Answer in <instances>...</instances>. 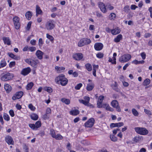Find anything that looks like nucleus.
Masks as SVG:
<instances>
[{"label":"nucleus","mask_w":152,"mask_h":152,"mask_svg":"<svg viewBox=\"0 0 152 152\" xmlns=\"http://www.w3.org/2000/svg\"><path fill=\"white\" fill-rule=\"evenodd\" d=\"M103 47V45L101 43H97L94 44V47L96 50H100L102 49Z\"/></svg>","instance_id":"nucleus-17"},{"label":"nucleus","mask_w":152,"mask_h":152,"mask_svg":"<svg viewBox=\"0 0 152 152\" xmlns=\"http://www.w3.org/2000/svg\"><path fill=\"white\" fill-rule=\"evenodd\" d=\"M43 44V42L42 38H39V45L41 47Z\"/></svg>","instance_id":"nucleus-52"},{"label":"nucleus","mask_w":152,"mask_h":152,"mask_svg":"<svg viewBox=\"0 0 152 152\" xmlns=\"http://www.w3.org/2000/svg\"><path fill=\"white\" fill-rule=\"evenodd\" d=\"M124 11L125 12H128L130 10L129 7L128 6H126L124 8Z\"/></svg>","instance_id":"nucleus-50"},{"label":"nucleus","mask_w":152,"mask_h":152,"mask_svg":"<svg viewBox=\"0 0 152 152\" xmlns=\"http://www.w3.org/2000/svg\"><path fill=\"white\" fill-rule=\"evenodd\" d=\"M91 41L89 39L84 38L81 39L78 43V45L79 47H82L83 46L89 44Z\"/></svg>","instance_id":"nucleus-7"},{"label":"nucleus","mask_w":152,"mask_h":152,"mask_svg":"<svg viewBox=\"0 0 152 152\" xmlns=\"http://www.w3.org/2000/svg\"><path fill=\"white\" fill-rule=\"evenodd\" d=\"M115 125L116 127H119L123 126L124 125V124L123 122H119L115 123Z\"/></svg>","instance_id":"nucleus-47"},{"label":"nucleus","mask_w":152,"mask_h":152,"mask_svg":"<svg viewBox=\"0 0 152 152\" xmlns=\"http://www.w3.org/2000/svg\"><path fill=\"white\" fill-rule=\"evenodd\" d=\"M4 88L7 93L10 92L12 90V88L11 86L7 84H4Z\"/></svg>","instance_id":"nucleus-21"},{"label":"nucleus","mask_w":152,"mask_h":152,"mask_svg":"<svg viewBox=\"0 0 152 152\" xmlns=\"http://www.w3.org/2000/svg\"><path fill=\"white\" fill-rule=\"evenodd\" d=\"M3 40L5 44H7L8 45H10L11 41L9 37H4Z\"/></svg>","instance_id":"nucleus-24"},{"label":"nucleus","mask_w":152,"mask_h":152,"mask_svg":"<svg viewBox=\"0 0 152 152\" xmlns=\"http://www.w3.org/2000/svg\"><path fill=\"white\" fill-rule=\"evenodd\" d=\"M28 50L31 52H34L36 50V48L34 47H30L28 48Z\"/></svg>","instance_id":"nucleus-55"},{"label":"nucleus","mask_w":152,"mask_h":152,"mask_svg":"<svg viewBox=\"0 0 152 152\" xmlns=\"http://www.w3.org/2000/svg\"><path fill=\"white\" fill-rule=\"evenodd\" d=\"M132 113L133 115L135 116H137L139 115V113L137 110L134 108L132 109Z\"/></svg>","instance_id":"nucleus-37"},{"label":"nucleus","mask_w":152,"mask_h":152,"mask_svg":"<svg viewBox=\"0 0 152 152\" xmlns=\"http://www.w3.org/2000/svg\"><path fill=\"white\" fill-rule=\"evenodd\" d=\"M144 112L145 113L149 115H152L151 112L149 110L145 109Z\"/></svg>","instance_id":"nucleus-53"},{"label":"nucleus","mask_w":152,"mask_h":152,"mask_svg":"<svg viewBox=\"0 0 152 152\" xmlns=\"http://www.w3.org/2000/svg\"><path fill=\"white\" fill-rule=\"evenodd\" d=\"M57 140H60L63 139V137L60 134H57L56 135L54 138Z\"/></svg>","instance_id":"nucleus-39"},{"label":"nucleus","mask_w":152,"mask_h":152,"mask_svg":"<svg viewBox=\"0 0 152 152\" xmlns=\"http://www.w3.org/2000/svg\"><path fill=\"white\" fill-rule=\"evenodd\" d=\"M25 16L26 18L29 20H30L32 16V12L30 11H28L25 14Z\"/></svg>","instance_id":"nucleus-25"},{"label":"nucleus","mask_w":152,"mask_h":152,"mask_svg":"<svg viewBox=\"0 0 152 152\" xmlns=\"http://www.w3.org/2000/svg\"><path fill=\"white\" fill-rule=\"evenodd\" d=\"M44 90L49 93H51L52 91V89L50 87H46L44 88Z\"/></svg>","instance_id":"nucleus-44"},{"label":"nucleus","mask_w":152,"mask_h":152,"mask_svg":"<svg viewBox=\"0 0 152 152\" xmlns=\"http://www.w3.org/2000/svg\"><path fill=\"white\" fill-rule=\"evenodd\" d=\"M69 113L73 115H76L79 113V111L77 110H73L70 111L69 112Z\"/></svg>","instance_id":"nucleus-26"},{"label":"nucleus","mask_w":152,"mask_h":152,"mask_svg":"<svg viewBox=\"0 0 152 152\" xmlns=\"http://www.w3.org/2000/svg\"><path fill=\"white\" fill-rule=\"evenodd\" d=\"M13 21L15 28L18 29L19 28L20 25V23L19 22V18L17 16H15L13 18Z\"/></svg>","instance_id":"nucleus-10"},{"label":"nucleus","mask_w":152,"mask_h":152,"mask_svg":"<svg viewBox=\"0 0 152 152\" xmlns=\"http://www.w3.org/2000/svg\"><path fill=\"white\" fill-rule=\"evenodd\" d=\"M25 61L27 63L35 68L37 67V64L39 63V61L37 59H35L33 57H31L30 58H27Z\"/></svg>","instance_id":"nucleus-2"},{"label":"nucleus","mask_w":152,"mask_h":152,"mask_svg":"<svg viewBox=\"0 0 152 152\" xmlns=\"http://www.w3.org/2000/svg\"><path fill=\"white\" fill-rule=\"evenodd\" d=\"M31 44L33 45H35L36 44V40L34 39L31 40L30 42Z\"/></svg>","instance_id":"nucleus-62"},{"label":"nucleus","mask_w":152,"mask_h":152,"mask_svg":"<svg viewBox=\"0 0 152 152\" xmlns=\"http://www.w3.org/2000/svg\"><path fill=\"white\" fill-rule=\"evenodd\" d=\"M111 104L113 107L116 108V110L118 112L121 111L120 107L119 106L117 100H113L111 102Z\"/></svg>","instance_id":"nucleus-9"},{"label":"nucleus","mask_w":152,"mask_h":152,"mask_svg":"<svg viewBox=\"0 0 152 152\" xmlns=\"http://www.w3.org/2000/svg\"><path fill=\"white\" fill-rule=\"evenodd\" d=\"M83 84L81 83H79L77 84L75 87V88L76 90H79L82 86Z\"/></svg>","instance_id":"nucleus-45"},{"label":"nucleus","mask_w":152,"mask_h":152,"mask_svg":"<svg viewBox=\"0 0 152 152\" xmlns=\"http://www.w3.org/2000/svg\"><path fill=\"white\" fill-rule=\"evenodd\" d=\"M43 118L45 120L48 119L49 118V116L46 113L43 115Z\"/></svg>","instance_id":"nucleus-60"},{"label":"nucleus","mask_w":152,"mask_h":152,"mask_svg":"<svg viewBox=\"0 0 152 152\" xmlns=\"http://www.w3.org/2000/svg\"><path fill=\"white\" fill-rule=\"evenodd\" d=\"M50 134H51L52 137L53 138L56 136V133L55 131L53 129H51L50 131Z\"/></svg>","instance_id":"nucleus-48"},{"label":"nucleus","mask_w":152,"mask_h":152,"mask_svg":"<svg viewBox=\"0 0 152 152\" xmlns=\"http://www.w3.org/2000/svg\"><path fill=\"white\" fill-rule=\"evenodd\" d=\"M3 118L4 119L7 121H8L10 120V118L9 115L6 113H4L3 114Z\"/></svg>","instance_id":"nucleus-35"},{"label":"nucleus","mask_w":152,"mask_h":152,"mask_svg":"<svg viewBox=\"0 0 152 152\" xmlns=\"http://www.w3.org/2000/svg\"><path fill=\"white\" fill-rule=\"evenodd\" d=\"M12 77L13 76L11 74L9 73H7L2 76L1 79L2 81H7L12 79Z\"/></svg>","instance_id":"nucleus-8"},{"label":"nucleus","mask_w":152,"mask_h":152,"mask_svg":"<svg viewBox=\"0 0 152 152\" xmlns=\"http://www.w3.org/2000/svg\"><path fill=\"white\" fill-rule=\"evenodd\" d=\"M94 118H91L85 124V126L87 127H91L94 125Z\"/></svg>","instance_id":"nucleus-11"},{"label":"nucleus","mask_w":152,"mask_h":152,"mask_svg":"<svg viewBox=\"0 0 152 152\" xmlns=\"http://www.w3.org/2000/svg\"><path fill=\"white\" fill-rule=\"evenodd\" d=\"M28 107L32 111L34 110L35 109V108L31 104H30L28 105Z\"/></svg>","instance_id":"nucleus-49"},{"label":"nucleus","mask_w":152,"mask_h":152,"mask_svg":"<svg viewBox=\"0 0 152 152\" xmlns=\"http://www.w3.org/2000/svg\"><path fill=\"white\" fill-rule=\"evenodd\" d=\"M141 56L143 59L144 60L146 58V54L144 52H142L141 53Z\"/></svg>","instance_id":"nucleus-61"},{"label":"nucleus","mask_w":152,"mask_h":152,"mask_svg":"<svg viewBox=\"0 0 152 152\" xmlns=\"http://www.w3.org/2000/svg\"><path fill=\"white\" fill-rule=\"evenodd\" d=\"M15 61H12L10 63L9 66L10 68H12L15 65Z\"/></svg>","instance_id":"nucleus-54"},{"label":"nucleus","mask_w":152,"mask_h":152,"mask_svg":"<svg viewBox=\"0 0 152 152\" xmlns=\"http://www.w3.org/2000/svg\"><path fill=\"white\" fill-rule=\"evenodd\" d=\"M131 58V56L129 54L122 55L119 58V61L121 63L126 62L128 61Z\"/></svg>","instance_id":"nucleus-5"},{"label":"nucleus","mask_w":152,"mask_h":152,"mask_svg":"<svg viewBox=\"0 0 152 152\" xmlns=\"http://www.w3.org/2000/svg\"><path fill=\"white\" fill-rule=\"evenodd\" d=\"M85 100L82 99H79V101L80 103H82L85 106L89 107L90 108H93L94 106L90 104L89 102L90 101V98L87 96H85L84 97Z\"/></svg>","instance_id":"nucleus-3"},{"label":"nucleus","mask_w":152,"mask_h":152,"mask_svg":"<svg viewBox=\"0 0 152 152\" xmlns=\"http://www.w3.org/2000/svg\"><path fill=\"white\" fill-rule=\"evenodd\" d=\"M102 107H103L107 111L113 112L114 111V109L110 107L109 104L107 103H104L102 105Z\"/></svg>","instance_id":"nucleus-19"},{"label":"nucleus","mask_w":152,"mask_h":152,"mask_svg":"<svg viewBox=\"0 0 152 152\" xmlns=\"http://www.w3.org/2000/svg\"><path fill=\"white\" fill-rule=\"evenodd\" d=\"M23 93L22 91H19L17 92L12 97V99L15 100L16 99L20 98L23 95Z\"/></svg>","instance_id":"nucleus-12"},{"label":"nucleus","mask_w":152,"mask_h":152,"mask_svg":"<svg viewBox=\"0 0 152 152\" xmlns=\"http://www.w3.org/2000/svg\"><path fill=\"white\" fill-rule=\"evenodd\" d=\"M30 116L31 119L34 120H37L38 118V115L34 113L31 114Z\"/></svg>","instance_id":"nucleus-30"},{"label":"nucleus","mask_w":152,"mask_h":152,"mask_svg":"<svg viewBox=\"0 0 152 152\" xmlns=\"http://www.w3.org/2000/svg\"><path fill=\"white\" fill-rule=\"evenodd\" d=\"M150 83V79L147 78L144 80L143 83V85L144 86H147Z\"/></svg>","instance_id":"nucleus-38"},{"label":"nucleus","mask_w":152,"mask_h":152,"mask_svg":"<svg viewBox=\"0 0 152 152\" xmlns=\"http://www.w3.org/2000/svg\"><path fill=\"white\" fill-rule=\"evenodd\" d=\"M130 64L129 63H128L126 64L123 67V69L124 70H125L126 68Z\"/></svg>","instance_id":"nucleus-64"},{"label":"nucleus","mask_w":152,"mask_h":152,"mask_svg":"<svg viewBox=\"0 0 152 152\" xmlns=\"http://www.w3.org/2000/svg\"><path fill=\"white\" fill-rule=\"evenodd\" d=\"M36 16H37L38 14H40L42 12V11L40 9V7L37 5L36 6Z\"/></svg>","instance_id":"nucleus-29"},{"label":"nucleus","mask_w":152,"mask_h":152,"mask_svg":"<svg viewBox=\"0 0 152 152\" xmlns=\"http://www.w3.org/2000/svg\"><path fill=\"white\" fill-rule=\"evenodd\" d=\"M143 140V137L141 136L135 137L133 139V140L135 142H138L141 141Z\"/></svg>","instance_id":"nucleus-22"},{"label":"nucleus","mask_w":152,"mask_h":152,"mask_svg":"<svg viewBox=\"0 0 152 152\" xmlns=\"http://www.w3.org/2000/svg\"><path fill=\"white\" fill-rule=\"evenodd\" d=\"M5 140L9 145H14V142L12 138L10 136H7L5 138Z\"/></svg>","instance_id":"nucleus-16"},{"label":"nucleus","mask_w":152,"mask_h":152,"mask_svg":"<svg viewBox=\"0 0 152 152\" xmlns=\"http://www.w3.org/2000/svg\"><path fill=\"white\" fill-rule=\"evenodd\" d=\"M83 57V54L80 53H77L73 54V58L77 61L80 60Z\"/></svg>","instance_id":"nucleus-13"},{"label":"nucleus","mask_w":152,"mask_h":152,"mask_svg":"<svg viewBox=\"0 0 152 152\" xmlns=\"http://www.w3.org/2000/svg\"><path fill=\"white\" fill-rule=\"evenodd\" d=\"M134 130L137 133L140 135H145L148 133V131L145 128L136 127L134 128Z\"/></svg>","instance_id":"nucleus-4"},{"label":"nucleus","mask_w":152,"mask_h":152,"mask_svg":"<svg viewBox=\"0 0 152 152\" xmlns=\"http://www.w3.org/2000/svg\"><path fill=\"white\" fill-rule=\"evenodd\" d=\"M131 9L132 10H135L136 8H137V7L135 5H132L130 7Z\"/></svg>","instance_id":"nucleus-63"},{"label":"nucleus","mask_w":152,"mask_h":152,"mask_svg":"<svg viewBox=\"0 0 152 152\" xmlns=\"http://www.w3.org/2000/svg\"><path fill=\"white\" fill-rule=\"evenodd\" d=\"M115 17L116 15L113 13H111L109 16V18L111 20H114Z\"/></svg>","instance_id":"nucleus-40"},{"label":"nucleus","mask_w":152,"mask_h":152,"mask_svg":"<svg viewBox=\"0 0 152 152\" xmlns=\"http://www.w3.org/2000/svg\"><path fill=\"white\" fill-rule=\"evenodd\" d=\"M29 126L32 129L34 130H37L34 124H29Z\"/></svg>","instance_id":"nucleus-51"},{"label":"nucleus","mask_w":152,"mask_h":152,"mask_svg":"<svg viewBox=\"0 0 152 152\" xmlns=\"http://www.w3.org/2000/svg\"><path fill=\"white\" fill-rule=\"evenodd\" d=\"M111 33L113 35H116L119 34L120 32L119 28L117 27L112 30L111 31Z\"/></svg>","instance_id":"nucleus-23"},{"label":"nucleus","mask_w":152,"mask_h":152,"mask_svg":"<svg viewBox=\"0 0 152 152\" xmlns=\"http://www.w3.org/2000/svg\"><path fill=\"white\" fill-rule=\"evenodd\" d=\"M54 21L51 20L48 21L45 24V28L48 30H51L55 27Z\"/></svg>","instance_id":"nucleus-6"},{"label":"nucleus","mask_w":152,"mask_h":152,"mask_svg":"<svg viewBox=\"0 0 152 152\" xmlns=\"http://www.w3.org/2000/svg\"><path fill=\"white\" fill-rule=\"evenodd\" d=\"M98 4L99 8L102 12L103 13L107 12V10L106 8V6L103 3L99 2L98 3Z\"/></svg>","instance_id":"nucleus-14"},{"label":"nucleus","mask_w":152,"mask_h":152,"mask_svg":"<svg viewBox=\"0 0 152 152\" xmlns=\"http://www.w3.org/2000/svg\"><path fill=\"white\" fill-rule=\"evenodd\" d=\"M31 71V69L29 67L23 69L21 72V74L25 76L28 74Z\"/></svg>","instance_id":"nucleus-18"},{"label":"nucleus","mask_w":152,"mask_h":152,"mask_svg":"<svg viewBox=\"0 0 152 152\" xmlns=\"http://www.w3.org/2000/svg\"><path fill=\"white\" fill-rule=\"evenodd\" d=\"M6 65V63L4 60H2L0 63V65L1 67H3Z\"/></svg>","instance_id":"nucleus-46"},{"label":"nucleus","mask_w":152,"mask_h":152,"mask_svg":"<svg viewBox=\"0 0 152 152\" xmlns=\"http://www.w3.org/2000/svg\"><path fill=\"white\" fill-rule=\"evenodd\" d=\"M110 137L111 140L115 142L117 140V138L114 135H110Z\"/></svg>","instance_id":"nucleus-42"},{"label":"nucleus","mask_w":152,"mask_h":152,"mask_svg":"<svg viewBox=\"0 0 152 152\" xmlns=\"http://www.w3.org/2000/svg\"><path fill=\"white\" fill-rule=\"evenodd\" d=\"M44 53L40 50H37L36 53V55L38 59L39 60H41L42 59V56Z\"/></svg>","instance_id":"nucleus-20"},{"label":"nucleus","mask_w":152,"mask_h":152,"mask_svg":"<svg viewBox=\"0 0 152 152\" xmlns=\"http://www.w3.org/2000/svg\"><path fill=\"white\" fill-rule=\"evenodd\" d=\"M86 68L88 71H91L92 70L91 65L90 64H87L85 65Z\"/></svg>","instance_id":"nucleus-33"},{"label":"nucleus","mask_w":152,"mask_h":152,"mask_svg":"<svg viewBox=\"0 0 152 152\" xmlns=\"http://www.w3.org/2000/svg\"><path fill=\"white\" fill-rule=\"evenodd\" d=\"M34 85V84L32 82H30L28 83L26 87V88L27 90L31 89Z\"/></svg>","instance_id":"nucleus-36"},{"label":"nucleus","mask_w":152,"mask_h":152,"mask_svg":"<svg viewBox=\"0 0 152 152\" xmlns=\"http://www.w3.org/2000/svg\"><path fill=\"white\" fill-rule=\"evenodd\" d=\"M51 110L48 107L47 109L46 113L48 114H50L51 113Z\"/></svg>","instance_id":"nucleus-59"},{"label":"nucleus","mask_w":152,"mask_h":152,"mask_svg":"<svg viewBox=\"0 0 152 152\" xmlns=\"http://www.w3.org/2000/svg\"><path fill=\"white\" fill-rule=\"evenodd\" d=\"M94 85L93 84H88L86 87V89L88 91H91L93 88Z\"/></svg>","instance_id":"nucleus-31"},{"label":"nucleus","mask_w":152,"mask_h":152,"mask_svg":"<svg viewBox=\"0 0 152 152\" xmlns=\"http://www.w3.org/2000/svg\"><path fill=\"white\" fill-rule=\"evenodd\" d=\"M55 82L58 84H60L63 86H66L68 83V80L65 77L64 75H61L55 79Z\"/></svg>","instance_id":"nucleus-1"},{"label":"nucleus","mask_w":152,"mask_h":152,"mask_svg":"<svg viewBox=\"0 0 152 152\" xmlns=\"http://www.w3.org/2000/svg\"><path fill=\"white\" fill-rule=\"evenodd\" d=\"M122 35L121 34H119L115 38L114 41L116 42H120V40L122 39Z\"/></svg>","instance_id":"nucleus-27"},{"label":"nucleus","mask_w":152,"mask_h":152,"mask_svg":"<svg viewBox=\"0 0 152 152\" xmlns=\"http://www.w3.org/2000/svg\"><path fill=\"white\" fill-rule=\"evenodd\" d=\"M31 22H29L27 25V27H26V29L28 30L31 28Z\"/></svg>","instance_id":"nucleus-56"},{"label":"nucleus","mask_w":152,"mask_h":152,"mask_svg":"<svg viewBox=\"0 0 152 152\" xmlns=\"http://www.w3.org/2000/svg\"><path fill=\"white\" fill-rule=\"evenodd\" d=\"M46 37L52 42H53L54 40V38L52 36L49 35L48 34H46Z\"/></svg>","instance_id":"nucleus-41"},{"label":"nucleus","mask_w":152,"mask_h":152,"mask_svg":"<svg viewBox=\"0 0 152 152\" xmlns=\"http://www.w3.org/2000/svg\"><path fill=\"white\" fill-rule=\"evenodd\" d=\"M104 98V96H99L97 103V107L98 108H100L102 107V105L103 104H102V102Z\"/></svg>","instance_id":"nucleus-15"},{"label":"nucleus","mask_w":152,"mask_h":152,"mask_svg":"<svg viewBox=\"0 0 152 152\" xmlns=\"http://www.w3.org/2000/svg\"><path fill=\"white\" fill-rule=\"evenodd\" d=\"M61 101L63 103H65L66 104H69L70 103V101L69 99L65 98H62L61 99Z\"/></svg>","instance_id":"nucleus-32"},{"label":"nucleus","mask_w":152,"mask_h":152,"mask_svg":"<svg viewBox=\"0 0 152 152\" xmlns=\"http://www.w3.org/2000/svg\"><path fill=\"white\" fill-rule=\"evenodd\" d=\"M34 125L36 129L37 130L38 128L41 126V121H37L34 124Z\"/></svg>","instance_id":"nucleus-34"},{"label":"nucleus","mask_w":152,"mask_h":152,"mask_svg":"<svg viewBox=\"0 0 152 152\" xmlns=\"http://www.w3.org/2000/svg\"><path fill=\"white\" fill-rule=\"evenodd\" d=\"M96 56L97 58H102L104 56V54L101 53L99 52L96 55Z\"/></svg>","instance_id":"nucleus-43"},{"label":"nucleus","mask_w":152,"mask_h":152,"mask_svg":"<svg viewBox=\"0 0 152 152\" xmlns=\"http://www.w3.org/2000/svg\"><path fill=\"white\" fill-rule=\"evenodd\" d=\"M10 115L12 117L14 116L15 114L14 112L12 110H10L9 111Z\"/></svg>","instance_id":"nucleus-57"},{"label":"nucleus","mask_w":152,"mask_h":152,"mask_svg":"<svg viewBox=\"0 0 152 152\" xmlns=\"http://www.w3.org/2000/svg\"><path fill=\"white\" fill-rule=\"evenodd\" d=\"M93 70L96 71V70L98 69L99 66L98 65H93Z\"/></svg>","instance_id":"nucleus-58"},{"label":"nucleus","mask_w":152,"mask_h":152,"mask_svg":"<svg viewBox=\"0 0 152 152\" xmlns=\"http://www.w3.org/2000/svg\"><path fill=\"white\" fill-rule=\"evenodd\" d=\"M112 87L113 89L115 91H116L117 92H119L120 91L119 89L117 87L116 82H115V84L112 86Z\"/></svg>","instance_id":"nucleus-28"}]
</instances>
